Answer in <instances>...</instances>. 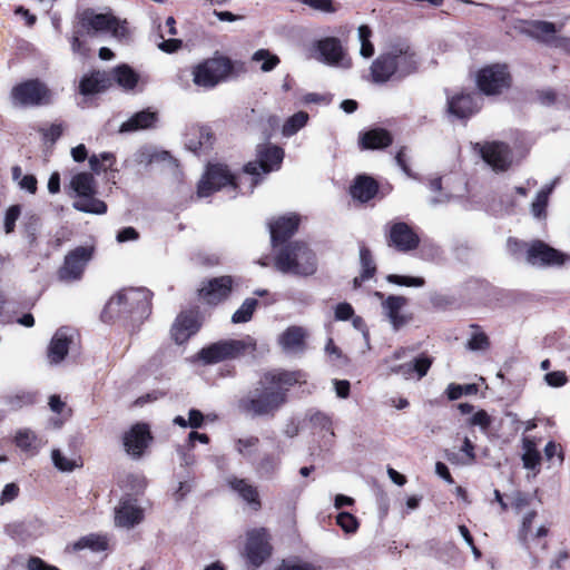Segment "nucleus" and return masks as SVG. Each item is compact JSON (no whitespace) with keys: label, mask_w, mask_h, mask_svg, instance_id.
<instances>
[{"label":"nucleus","mask_w":570,"mask_h":570,"mask_svg":"<svg viewBox=\"0 0 570 570\" xmlns=\"http://www.w3.org/2000/svg\"><path fill=\"white\" fill-rule=\"evenodd\" d=\"M257 159L244 167V173L234 177L227 166L222 164L208 165L197 187V196L205 198L213 193L226 189L229 198L236 197V190L240 194H250L259 183V175L268 174L281 168L284 159L283 148L264 144L257 147Z\"/></svg>","instance_id":"nucleus-1"},{"label":"nucleus","mask_w":570,"mask_h":570,"mask_svg":"<svg viewBox=\"0 0 570 570\" xmlns=\"http://www.w3.org/2000/svg\"><path fill=\"white\" fill-rule=\"evenodd\" d=\"M302 377L298 371L271 370L262 373L253 389L238 400V410L250 417H274L287 403L291 387Z\"/></svg>","instance_id":"nucleus-2"},{"label":"nucleus","mask_w":570,"mask_h":570,"mask_svg":"<svg viewBox=\"0 0 570 570\" xmlns=\"http://www.w3.org/2000/svg\"><path fill=\"white\" fill-rule=\"evenodd\" d=\"M105 312L111 317L141 322L150 313V292L146 288L121 289L108 301Z\"/></svg>","instance_id":"nucleus-3"},{"label":"nucleus","mask_w":570,"mask_h":570,"mask_svg":"<svg viewBox=\"0 0 570 570\" xmlns=\"http://www.w3.org/2000/svg\"><path fill=\"white\" fill-rule=\"evenodd\" d=\"M276 268L284 274L308 276L316 272V258L311 248L301 242L282 247L275 257Z\"/></svg>","instance_id":"nucleus-4"},{"label":"nucleus","mask_w":570,"mask_h":570,"mask_svg":"<svg viewBox=\"0 0 570 570\" xmlns=\"http://www.w3.org/2000/svg\"><path fill=\"white\" fill-rule=\"evenodd\" d=\"M78 19L81 30L89 36L108 33L119 42L128 40L130 36L127 21L111 13H96L91 9H86L78 14Z\"/></svg>","instance_id":"nucleus-5"},{"label":"nucleus","mask_w":570,"mask_h":570,"mask_svg":"<svg viewBox=\"0 0 570 570\" xmlns=\"http://www.w3.org/2000/svg\"><path fill=\"white\" fill-rule=\"evenodd\" d=\"M233 71L234 63L228 57L215 55L193 67V82L197 87L213 89L226 81Z\"/></svg>","instance_id":"nucleus-6"},{"label":"nucleus","mask_w":570,"mask_h":570,"mask_svg":"<svg viewBox=\"0 0 570 570\" xmlns=\"http://www.w3.org/2000/svg\"><path fill=\"white\" fill-rule=\"evenodd\" d=\"M52 90L39 79H28L14 85L10 101L14 108H33L52 104Z\"/></svg>","instance_id":"nucleus-7"},{"label":"nucleus","mask_w":570,"mask_h":570,"mask_svg":"<svg viewBox=\"0 0 570 570\" xmlns=\"http://www.w3.org/2000/svg\"><path fill=\"white\" fill-rule=\"evenodd\" d=\"M70 187L78 197V199L73 202L75 209L96 215H101L107 212L105 202L95 197V179L91 174L79 173L75 175L70 181Z\"/></svg>","instance_id":"nucleus-8"},{"label":"nucleus","mask_w":570,"mask_h":570,"mask_svg":"<svg viewBox=\"0 0 570 570\" xmlns=\"http://www.w3.org/2000/svg\"><path fill=\"white\" fill-rule=\"evenodd\" d=\"M256 341L252 336L242 340H224L204 347L199 352V358L205 364H215L226 360L236 358L246 351H254Z\"/></svg>","instance_id":"nucleus-9"},{"label":"nucleus","mask_w":570,"mask_h":570,"mask_svg":"<svg viewBox=\"0 0 570 570\" xmlns=\"http://www.w3.org/2000/svg\"><path fill=\"white\" fill-rule=\"evenodd\" d=\"M312 57L317 61L336 68L348 69L352 60L347 56L341 40L336 37H325L313 42Z\"/></svg>","instance_id":"nucleus-10"},{"label":"nucleus","mask_w":570,"mask_h":570,"mask_svg":"<svg viewBox=\"0 0 570 570\" xmlns=\"http://www.w3.org/2000/svg\"><path fill=\"white\" fill-rule=\"evenodd\" d=\"M476 85L480 91L487 96L502 94L511 86V76L504 63L489 65L476 73Z\"/></svg>","instance_id":"nucleus-11"},{"label":"nucleus","mask_w":570,"mask_h":570,"mask_svg":"<svg viewBox=\"0 0 570 570\" xmlns=\"http://www.w3.org/2000/svg\"><path fill=\"white\" fill-rule=\"evenodd\" d=\"M560 29L561 27L546 20L520 19L514 24V30L519 33L548 46H558L560 39L557 37V32Z\"/></svg>","instance_id":"nucleus-12"},{"label":"nucleus","mask_w":570,"mask_h":570,"mask_svg":"<svg viewBox=\"0 0 570 570\" xmlns=\"http://www.w3.org/2000/svg\"><path fill=\"white\" fill-rule=\"evenodd\" d=\"M78 334L76 330L62 326L52 335L47 347V360L50 365L61 364L70 350L77 344Z\"/></svg>","instance_id":"nucleus-13"},{"label":"nucleus","mask_w":570,"mask_h":570,"mask_svg":"<svg viewBox=\"0 0 570 570\" xmlns=\"http://www.w3.org/2000/svg\"><path fill=\"white\" fill-rule=\"evenodd\" d=\"M94 255L92 246H79L70 250L66 257L63 265L59 269V277L62 281H77L82 276L87 264Z\"/></svg>","instance_id":"nucleus-14"},{"label":"nucleus","mask_w":570,"mask_h":570,"mask_svg":"<svg viewBox=\"0 0 570 570\" xmlns=\"http://www.w3.org/2000/svg\"><path fill=\"white\" fill-rule=\"evenodd\" d=\"M246 557L248 561L259 567L271 556L269 535L263 528L247 532Z\"/></svg>","instance_id":"nucleus-15"},{"label":"nucleus","mask_w":570,"mask_h":570,"mask_svg":"<svg viewBox=\"0 0 570 570\" xmlns=\"http://www.w3.org/2000/svg\"><path fill=\"white\" fill-rule=\"evenodd\" d=\"M482 99L476 92H459L448 96V112L455 118H469L481 108Z\"/></svg>","instance_id":"nucleus-16"},{"label":"nucleus","mask_w":570,"mask_h":570,"mask_svg":"<svg viewBox=\"0 0 570 570\" xmlns=\"http://www.w3.org/2000/svg\"><path fill=\"white\" fill-rule=\"evenodd\" d=\"M474 148L479 149L483 160L495 171L507 170L512 163L510 149L503 142L475 144Z\"/></svg>","instance_id":"nucleus-17"},{"label":"nucleus","mask_w":570,"mask_h":570,"mask_svg":"<svg viewBox=\"0 0 570 570\" xmlns=\"http://www.w3.org/2000/svg\"><path fill=\"white\" fill-rule=\"evenodd\" d=\"M535 517L537 512L534 510L525 512L521 518L520 527L518 529V541L530 554H532V548L537 540L547 537L549 532L546 524H540L535 529L533 528Z\"/></svg>","instance_id":"nucleus-18"},{"label":"nucleus","mask_w":570,"mask_h":570,"mask_svg":"<svg viewBox=\"0 0 570 570\" xmlns=\"http://www.w3.org/2000/svg\"><path fill=\"white\" fill-rule=\"evenodd\" d=\"M151 440L149 429L146 424H135L124 434L122 443L125 451L132 459H139Z\"/></svg>","instance_id":"nucleus-19"},{"label":"nucleus","mask_w":570,"mask_h":570,"mask_svg":"<svg viewBox=\"0 0 570 570\" xmlns=\"http://www.w3.org/2000/svg\"><path fill=\"white\" fill-rule=\"evenodd\" d=\"M374 296L382 299L383 314L389 320L393 330L397 331L409 322V317L402 314V309L407 302L405 297L389 295L384 298V295L381 292H375Z\"/></svg>","instance_id":"nucleus-20"},{"label":"nucleus","mask_w":570,"mask_h":570,"mask_svg":"<svg viewBox=\"0 0 570 570\" xmlns=\"http://www.w3.org/2000/svg\"><path fill=\"white\" fill-rule=\"evenodd\" d=\"M308 331L298 325L285 328L277 337V343L286 354H303L306 351Z\"/></svg>","instance_id":"nucleus-21"},{"label":"nucleus","mask_w":570,"mask_h":570,"mask_svg":"<svg viewBox=\"0 0 570 570\" xmlns=\"http://www.w3.org/2000/svg\"><path fill=\"white\" fill-rule=\"evenodd\" d=\"M420 238L411 226L399 222L392 224L389 234V244L400 252H410L419 246Z\"/></svg>","instance_id":"nucleus-22"},{"label":"nucleus","mask_w":570,"mask_h":570,"mask_svg":"<svg viewBox=\"0 0 570 570\" xmlns=\"http://www.w3.org/2000/svg\"><path fill=\"white\" fill-rule=\"evenodd\" d=\"M432 358L425 354L411 358L402 364L391 365L390 371L401 375L405 380H421L424 377L431 365Z\"/></svg>","instance_id":"nucleus-23"},{"label":"nucleus","mask_w":570,"mask_h":570,"mask_svg":"<svg viewBox=\"0 0 570 570\" xmlns=\"http://www.w3.org/2000/svg\"><path fill=\"white\" fill-rule=\"evenodd\" d=\"M233 287L230 276L215 277L199 288V296L208 304H217L227 298Z\"/></svg>","instance_id":"nucleus-24"},{"label":"nucleus","mask_w":570,"mask_h":570,"mask_svg":"<svg viewBox=\"0 0 570 570\" xmlns=\"http://www.w3.org/2000/svg\"><path fill=\"white\" fill-rule=\"evenodd\" d=\"M527 261L532 265H562L564 255L543 242L533 243L527 252Z\"/></svg>","instance_id":"nucleus-25"},{"label":"nucleus","mask_w":570,"mask_h":570,"mask_svg":"<svg viewBox=\"0 0 570 570\" xmlns=\"http://www.w3.org/2000/svg\"><path fill=\"white\" fill-rule=\"evenodd\" d=\"M200 327L197 313L194 311L181 312L171 327V336L177 344H183L196 334Z\"/></svg>","instance_id":"nucleus-26"},{"label":"nucleus","mask_w":570,"mask_h":570,"mask_svg":"<svg viewBox=\"0 0 570 570\" xmlns=\"http://www.w3.org/2000/svg\"><path fill=\"white\" fill-rule=\"evenodd\" d=\"M397 78H403L417 68V57L414 50L406 43L400 42L391 47Z\"/></svg>","instance_id":"nucleus-27"},{"label":"nucleus","mask_w":570,"mask_h":570,"mask_svg":"<svg viewBox=\"0 0 570 570\" xmlns=\"http://www.w3.org/2000/svg\"><path fill=\"white\" fill-rule=\"evenodd\" d=\"M142 518V509L138 507L136 500L131 498L121 500L115 510V522L121 528H132L140 523Z\"/></svg>","instance_id":"nucleus-28"},{"label":"nucleus","mask_w":570,"mask_h":570,"mask_svg":"<svg viewBox=\"0 0 570 570\" xmlns=\"http://www.w3.org/2000/svg\"><path fill=\"white\" fill-rule=\"evenodd\" d=\"M299 218L294 214L279 217L274 223H271L269 232L273 247L276 248L289 238L297 230Z\"/></svg>","instance_id":"nucleus-29"},{"label":"nucleus","mask_w":570,"mask_h":570,"mask_svg":"<svg viewBox=\"0 0 570 570\" xmlns=\"http://www.w3.org/2000/svg\"><path fill=\"white\" fill-rule=\"evenodd\" d=\"M371 75L374 82L383 83L392 78H397L391 48L380 55L371 66Z\"/></svg>","instance_id":"nucleus-30"},{"label":"nucleus","mask_w":570,"mask_h":570,"mask_svg":"<svg viewBox=\"0 0 570 570\" xmlns=\"http://www.w3.org/2000/svg\"><path fill=\"white\" fill-rule=\"evenodd\" d=\"M111 82L110 76L105 71H94L85 75L79 83V92L83 96L99 94L106 90Z\"/></svg>","instance_id":"nucleus-31"},{"label":"nucleus","mask_w":570,"mask_h":570,"mask_svg":"<svg viewBox=\"0 0 570 570\" xmlns=\"http://www.w3.org/2000/svg\"><path fill=\"white\" fill-rule=\"evenodd\" d=\"M158 120V114L148 109L134 114L128 120L121 124L120 132H131L142 129H149L155 126Z\"/></svg>","instance_id":"nucleus-32"},{"label":"nucleus","mask_w":570,"mask_h":570,"mask_svg":"<svg viewBox=\"0 0 570 570\" xmlns=\"http://www.w3.org/2000/svg\"><path fill=\"white\" fill-rule=\"evenodd\" d=\"M228 487L236 492L244 501L250 504L255 510L261 508L258 491L256 487L249 483L246 479L229 476L227 479Z\"/></svg>","instance_id":"nucleus-33"},{"label":"nucleus","mask_w":570,"mask_h":570,"mask_svg":"<svg viewBox=\"0 0 570 570\" xmlns=\"http://www.w3.org/2000/svg\"><path fill=\"white\" fill-rule=\"evenodd\" d=\"M377 190V183L373 178L360 175L351 186L350 193L354 199L366 203L376 195Z\"/></svg>","instance_id":"nucleus-34"},{"label":"nucleus","mask_w":570,"mask_h":570,"mask_svg":"<svg viewBox=\"0 0 570 570\" xmlns=\"http://www.w3.org/2000/svg\"><path fill=\"white\" fill-rule=\"evenodd\" d=\"M213 144V135L207 127L191 129L186 137V147L194 154H199Z\"/></svg>","instance_id":"nucleus-35"},{"label":"nucleus","mask_w":570,"mask_h":570,"mask_svg":"<svg viewBox=\"0 0 570 570\" xmlns=\"http://www.w3.org/2000/svg\"><path fill=\"white\" fill-rule=\"evenodd\" d=\"M360 142L364 149H380L390 146L392 137L387 130L376 128L364 132Z\"/></svg>","instance_id":"nucleus-36"},{"label":"nucleus","mask_w":570,"mask_h":570,"mask_svg":"<svg viewBox=\"0 0 570 570\" xmlns=\"http://www.w3.org/2000/svg\"><path fill=\"white\" fill-rule=\"evenodd\" d=\"M112 79L124 89L134 90L140 81V76L128 65H120L112 69Z\"/></svg>","instance_id":"nucleus-37"},{"label":"nucleus","mask_w":570,"mask_h":570,"mask_svg":"<svg viewBox=\"0 0 570 570\" xmlns=\"http://www.w3.org/2000/svg\"><path fill=\"white\" fill-rule=\"evenodd\" d=\"M108 548V538L102 534L91 533L85 537H81L78 541L72 544L73 551H80L83 549H89L92 552H101L107 550Z\"/></svg>","instance_id":"nucleus-38"},{"label":"nucleus","mask_w":570,"mask_h":570,"mask_svg":"<svg viewBox=\"0 0 570 570\" xmlns=\"http://www.w3.org/2000/svg\"><path fill=\"white\" fill-rule=\"evenodd\" d=\"M253 63L259 65V70L264 73L272 72L281 63V58L268 49H258L250 57Z\"/></svg>","instance_id":"nucleus-39"},{"label":"nucleus","mask_w":570,"mask_h":570,"mask_svg":"<svg viewBox=\"0 0 570 570\" xmlns=\"http://www.w3.org/2000/svg\"><path fill=\"white\" fill-rule=\"evenodd\" d=\"M16 445L24 452L35 454L41 446V441L37 438L36 433L29 429H20L14 436Z\"/></svg>","instance_id":"nucleus-40"},{"label":"nucleus","mask_w":570,"mask_h":570,"mask_svg":"<svg viewBox=\"0 0 570 570\" xmlns=\"http://www.w3.org/2000/svg\"><path fill=\"white\" fill-rule=\"evenodd\" d=\"M51 460L56 469L61 472H72L82 466V460L79 455L67 456L60 450L51 451Z\"/></svg>","instance_id":"nucleus-41"},{"label":"nucleus","mask_w":570,"mask_h":570,"mask_svg":"<svg viewBox=\"0 0 570 570\" xmlns=\"http://www.w3.org/2000/svg\"><path fill=\"white\" fill-rule=\"evenodd\" d=\"M522 462L528 470H534L540 464L541 455L537 450L535 442L530 438L522 439Z\"/></svg>","instance_id":"nucleus-42"},{"label":"nucleus","mask_w":570,"mask_h":570,"mask_svg":"<svg viewBox=\"0 0 570 570\" xmlns=\"http://www.w3.org/2000/svg\"><path fill=\"white\" fill-rule=\"evenodd\" d=\"M309 116L306 111H297L288 117L282 127V135L284 137H292L296 135L308 122Z\"/></svg>","instance_id":"nucleus-43"},{"label":"nucleus","mask_w":570,"mask_h":570,"mask_svg":"<svg viewBox=\"0 0 570 570\" xmlns=\"http://www.w3.org/2000/svg\"><path fill=\"white\" fill-rule=\"evenodd\" d=\"M360 262L362 266V273L360 277L354 278L355 287H358L363 281L371 278L376 271L371 252L365 246L360 247Z\"/></svg>","instance_id":"nucleus-44"},{"label":"nucleus","mask_w":570,"mask_h":570,"mask_svg":"<svg viewBox=\"0 0 570 570\" xmlns=\"http://www.w3.org/2000/svg\"><path fill=\"white\" fill-rule=\"evenodd\" d=\"M556 181L551 183L550 185L544 186L535 196V199L533 200L531 205V213L533 217L535 218H543L546 217V208L548 205V199L550 194L552 193L554 188Z\"/></svg>","instance_id":"nucleus-45"},{"label":"nucleus","mask_w":570,"mask_h":570,"mask_svg":"<svg viewBox=\"0 0 570 570\" xmlns=\"http://www.w3.org/2000/svg\"><path fill=\"white\" fill-rule=\"evenodd\" d=\"M471 335L466 342V348L473 352H483L487 351L490 346V341L488 335L480 331L479 326H471Z\"/></svg>","instance_id":"nucleus-46"},{"label":"nucleus","mask_w":570,"mask_h":570,"mask_svg":"<svg viewBox=\"0 0 570 570\" xmlns=\"http://www.w3.org/2000/svg\"><path fill=\"white\" fill-rule=\"evenodd\" d=\"M259 444V439L254 435L238 438L234 441V448L244 458L253 455Z\"/></svg>","instance_id":"nucleus-47"},{"label":"nucleus","mask_w":570,"mask_h":570,"mask_svg":"<svg viewBox=\"0 0 570 570\" xmlns=\"http://www.w3.org/2000/svg\"><path fill=\"white\" fill-rule=\"evenodd\" d=\"M257 304V299L246 298L240 307L233 314L232 322L235 324L248 322L252 318Z\"/></svg>","instance_id":"nucleus-48"},{"label":"nucleus","mask_w":570,"mask_h":570,"mask_svg":"<svg viewBox=\"0 0 570 570\" xmlns=\"http://www.w3.org/2000/svg\"><path fill=\"white\" fill-rule=\"evenodd\" d=\"M358 41L361 43L360 55L370 58L374 53V46L371 42L372 30L368 26L362 24L357 29Z\"/></svg>","instance_id":"nucleus-49"},{"label":"nucleus","mask_w":570,"mask_h":570,"mask_svg":"<svg viewBox=\"0 0 570 570\" xmlns=\"http://www.w3.org/2000/svg\"><path fill=\"white\" fill-rule=\"evenodd\" d=\"M279 465L278 455H265L257 465V472L264 478H269L277 472Z\"/></svg>","instance_id":"nucleus-50"},{"label":"nucleus","mask_w":570,"mask_h":570,"mask_svg":"<svg viewBox=\"0 0 570 570\" xmlns=\"http://www.w3.org/2000/svg\"><path fill=\"white\" fill-rule=\"evenodd\" d=\"M493 422L492 416L484 410L474 412L468 420V425L478 426L482 433L487 434Z\"/></svg>","instance_id":"nucleus-51"},{"label":"nucleus","mask_w":570,"mask_h":570,"mask_svg":"<svg viewBox=\"0 0 570 570\" xmlns=\"http://www.w3.org/2000/svg\"><path fill=\"white\" fill-rule=\"evenodd\" d=\"M478 392V386L475 384H465L460 385L455 383H451L446 387V395L449 400L454 401L460 399L462 395H472Z\"/></svg>","instance_id":"nucleus-52"},{"label":"nucleus","mask_w":570,"mask_h":570,"mask_svg":"<svg viewBox=\"0 0 570 570\" xmlns=\"http://www.w3.org/2000/svg\"><path fill=\"white\" fill-rule=\"evenodd\" d=\"M386 281L391 284L407 287H422L425 284L423 277L416 276H403L396 274H390L386 276Z\"/></svg>","instance_id":"nucleus-53"},{"label":"nucleus","mask_w":570,"mask_h":570,"mask_svg":"<svg viewBox=\"0 0 570 570\" xmlns=\"http://www.w3.org/2000/svg\"><path fill=\"white\" fill-rule=\"evenodd\" d=\"M21 215L20 205L9 206L3 214V229L6 234H11L14 230L16 223Z\"/></svg>","instance_id":"nucleus-54"},{"label":"nucleus","mask_w":570,"mask_h":570,"mask_svg":"<svg viewBox=\"0 0 570 570\" xmlns=\"http://www.w3.org/2000/svg\"><path fill=\"white\" fill-rule=\"evenodd\" d=\"M429 188L432 193H438V196L430 199L431 205H440L450 200V195L442 193V179L440 177L431 178L429 180Z\"/></svg>","instance_id":"nucleus-55"},{"label":"nucleus","mask_w":570,"mask_h":570,"mask_svg":"<svg viewBox=\"0 0 570 570\" xmlns=\"http://www.w3.org/2000/svg\"><path fill=\"white\" fill-rule=\"evenodd\" d=\"M301 2L302 4L323 13H334L337 11V6L334 0H301Z\"/></svg>","instance_id":"nucleus-56"},{"label":"nucleus","mask_w":570,"mask_h":570,"mask_svg":"<svg viewBox=\"0 0 570 570\" xmlns=\"http://www.w3.org/2000/svg\"><path fill=\"white\" fill-rule=\"evenodd\" d=\"M336 522L346 533H353L358 528L356 518L348 512L338 513Z\"/></svg>","instance_id":"nucleus-57"},{"label":"nucleus","mask_w":570,"mask_h":570,"mask_svg":"<svg viewBox=\"0 0 570 570\" xmlns=\"http://www.w3.org/2000/svg\"><path fill=\"white\" fill-rule=\"evenodd\" d=\"M543 380L551 387H561L568 382L567 374L563 371L549 372L544 375Z\"/></svg>","instance_id":"nucleus-58"},{"label":"nucleus","mask_w":570,"mask_h":570,"mask_svg":"<svg viewBox=\"0 0 570 570\" xmlns=\"http://www.w3.org/2000/svg\"><path fill=\"white\" fill-rule=\"evenodd\" d=\"M461 452H462V455L464 456V460H462L463 465H470L474 462V460H475L474 445L468 436H465L463 439Z\"/></svg>","instance_id":"nucleus-59"},{"label":"nucleus","mask_w":570,"mask_h":570,"mask_svg":"<svg viewBox=\"0 0 570 570\" xmlns=\"http://www.w3.org/2000/svg\"><path fill=\"white\" fill-rule=\"evenodd\" d=\"M40 131L46 141L55 142L62 135L63 128L61 124H52L48 128H41Z\"/></svg>","instance_id":"nucleus-60"},{"label":"nucleus","mask_w":570,"mask_h":570,"mask_svg":"<svg viewBox=\"0 0 570 570\" xmlns=\"http://www.w3.org/2000/svg\"><path fill=\"white\" fill-rule=\"evenodd\" d=\"M19 494V487L16 483H8L4 485L0 494V504H7L13 501Z\"/></svg>","instance_id":"nucleus-61"},{"label":"nucleus","mask_w":570,"mask_h":570,"mask_svg":"<svg viewBox=\"0 0 570 570\" xmlns=\"http://www.w3.org/2000/svg\"><path fill=\"white\" fill-rule=\"evenodd\" d=\"M354 315V309L351 304L348 303H340L335 307V318L337 321H347L352 318Z\"/></svg>","instance_id":"nucleus-62"},{"label":"nucleus","mask_w":570,"mask_h":570,"mask_svg":"<svg viewBox=\"0 0 570 570\" xmlns=\"http://www.w3.org/2000/svg\"><path fill=\"white\" fill-rule=\"evenodd\" d=\"M28 570H60L55 566L46 563L38 557H32L28 561Z\"/></svg>","instance_id":"nucleus-63"},{"label":"nucleus","mask_w":570,"mask_h":570,"mask_svg":"<svg viewBox=\"0 0 570 570\" xmlns=\"http://www.w3.org/2000/svg\"><path fill=\"white\" fill-rule=\"evenodd\" d=\"M276 570H320L313 563L304 562V563H282Z\"/></svg>","instance_id":"nucleus-64"}]
</instances>
